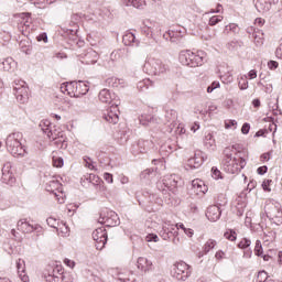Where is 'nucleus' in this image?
Here are the masks:
<instances>
[{
  "mask_svg": "<svg viewBox=\"0 0 282 282\" xmlns=\"http://www.w3.org/2000/svg\"><path fill=\"white\" fill-rule=\"evenodd\" d=\"M223 167L226 173L235 175L241 173L242 169H246L248 162L246 161V152L237 150V145H229L223 151Z\"/></svg>",
  "mask_w": 282,
  "mask_h": 282,
  "instance_id": "nucleus-1",
  "label": "nucleus"
},
{
  "mask_svg": "<svg viewBox=\"0 0 282 282\" xmlns=\"http://www.w3.org/2000/svg\"><path fill=\"white\" fill-rule=\"evenodd\" d=\"M23 133L13 132L9 134L6 139V147L9 153L13 155V158H25L28 151L25 150V145H23Z\"/></svg>",
  "mask_w": 282,
  "mask_h": 282,
  "instance_id": "nucleus-2",
  "label": "nucleus"
},
{
  "mask_svg": "<svg viewBox=\"0 0 282 282\" xmlns=\"http://www.w3.org/2000/svg\"><path fill=\"white\" fill-rule=\"evenodd\" d=\"M178 61L186 67H202L204 65V52L181 51Z\"/></svg>",
  "mask_w": 282,
  "mask_h": 282,
  "instance_id": "nucleus-3",
  "label": "nucleus"
},
{
  "mask_svg": "<svg viewBox=\"0 0 282 282\" xmlns=\"http://www.w3.org/2000/svg\"><path fill=\"white\" fill-rule=\"evenodd\" d=\"M169 70V66L162 63V59H158L153 56H148L143 64V72L148 76H160V74H165Z\"/></svg>",
  "mask_w": 282,
  "mask_h": 282,
  "instance_id": "nucleus-4",
  "label": "nucleus"
},
{
  "mask_svg": "<svg viewBox=\"0 0 282 282\" xmlns=\"http://www.w3.org/2000/svg\"><path fill=\"white\" fill-rule=\"evenodd\" d=\"M164 41H170L178 45V47H186V28L184 26H173L167 32L163 34Z\"/></svg>",
  "mask_w": 282,
  "mask_h": 282,
  "instance_id": "nucleus-5",
  "label": "nucleus"
},
{
  "mask_svg": "<svg viewBox=\"0 0 282 282\" xmlns=\"http://www.w3.org/2000/svg\"><path fill=\"white\" fill-rule=\"evenodd\" d=\"M163 241H171L174 246H180V228L171 223H164L159 232Z\"/></svg>",
  "mask_w": 282,
  "mask_h": 282,
  "instance_id": "nucleus-6",
  "label": "nucleus"
},
{
  "mask_svg": "<svg viewBox=\"0 0 282 282\" xmlns=\"http://www.w3.org/2000/svg\"><path fill=\"white\" fill-rule=\"evenodd\" d=\"M98 224L107 226L108 228H113L116 226H120V217H118V214H116V212L104 208L100 212Z\"/></svg>",
  "mask_w": 282,
  "mask_h": 282,
  "instance_id": "nucleus-7",
  "label": "nucleus"
},
{
  "mask_svg": "<svg viewBox=\"0 0 282 282\" xmlns=\"http://www.w3.org/2000/svg\"><path fill=\"white\" fill-rule=\"evenodd\" d=\"M171 276L176 279V281H186V279L191 276V265L184 261L173 264L171 269Z\"/></svg>",
  "mask_w": 282,
  "mask_h": 282,
  "instance_id": "nucleus-8",
  "label": "nucleus"
},
{
  "mask_svg": "<svg viewBox=\"0 0 282 282\" xmlns=\"http://www.w3.org/2000/svg\"><path fill=\"white\" fill-rule=\"evenodd\" d=\"M28 91H29L28 83L21 79L14 80L13 94L18 102H21L22 105H24V102H28V98H29Z\"/></svg>",
  "mask_w": 282,
  "mask_h": 282,
  "instance_id": "nucleus-9",
  "label": "nucleus"
},
{
  "mask_svg": "<svg viewBox=\"0 0 282 282\" xmlns=\"http://www.w3.org/2000/svg\"><path fill=\"white\" fill-rule=\"evenodd\" d=\"M177 184H180V177L176 174H170L164 176L162 182L158 183L159 191L166 193L167 191H175L177 188Z\"/></svg>",
  "mask_w": 282,
  "mask_h": 282,
  "instance_id": "nucleus-10",
  "label": "nucleus"
},
{
  "mask_svg": "<svg viewBox=\"0 0 282 282\" xmlns=\"http://www.w3.org/2000/svg\"><path fill=\"white\" fill-rule=\"evenodd\" d=\"M46 191L53 193L58 204H65V193H63V184L61 182L53 180L46 184Z\"/></svg>",
  "mask_w": 282,
  "mask_h": 282,
  "instance_id": "nucleus-11",
  "label": "nucleus"
},
{
  "mask_svg": "<svg viewBox=\"0 0 282 282\" xmlns=\"http://www.w3.org/2000/svg\"><path fill=\"white\" fill-rule=\"evenodd\" d=\"M265 215L268 219L273 221V224H281L282 223V210L281 204H268L265 205Z\"/></svg>",
  "mask_w": 282,
  "mask_h": 282,
  "instance_id": "nucleus-12",
  "label": "nucleus"
},
{
  "mask_svg": "<svg viewBox=\"0 0 282 282\" xmlns=\"http://www.w3.org/2000/svg\"><path fill=\"white\" fill-rule=\"evenodd\" d=\"M118 107H120V101H113V105L104 112L102 118L109 124H118L120 120Z\"/></svg>",
  "mask_w": 282,
  "mask_h": 282,
  "instance_id": "nucleus-13",
  "label": "nucleus"
},
{
  "mask_svg": "<svg viewBox=\"0 0 282 282\" xmlns=\"http://www.w3.org/2000/svg\"><path fill=\"white\" fill-rule=\"evenodd\" d=\"M1 182L8 184V186H14L17 184V176H14V170L12 169V163L7 162L2 167Z\"/></svg>",
  "mask_w": 282,
  "mask_h": 282,
  "instance_id": "nucleus-14",
  "label": "nucleus"
},
{
  "mask_svg": "<svg viewBox=\"0 0 282 282\" xmlns=\"http://www.w3.org/2000/svg\"><path fill=\"white\" fill-rule=\"evenodd\" d=\"M19 30L23 36H28L30 32H33L32 29V14L31 13H21L20 14V22H19Z\"/></svg>",
  "mask_w": 282,
  "mask_h": 282,
  "instance_id": "nucleus-15",
  "label": "nucleus"
},
{
  "mask_svg": "<svg viewBox=\"0 0 282 282\" xmlns=\"http://www.w3.org/2000/svg\"><path fill=\"white\" fill-rule=\"evenodd\" d=\"M93 239L96 241L97 250H102L107 245V230L105 227H99L93 232Z\"/></svg>",
  "mask_w": 282,
  "mask_h": 282,
  "instance_id": "nucleus-16",
  "label": "nucleus"
},
{
  "mask_svg": "<svg viewBox=\"0 0 282 282\" xmlns=\"http://www.w3.org/2000/svg\"><path fill=\"white\" fill-rule=\"evenodd\" d=\"M208 160L206 153L202 152V150H196L194 156L187 160L188 169H199L204 162Z\"/></svg>",
  "mask_w": 282,
  "mask_h": 282,
  "instance_id": "nucleus-17",
  "label": "nucleus"
},
{
  "mask_svg": "<svg viewBox=\"0 0 282 282\" xmlns=\"http://www.w3.org/2000/svg\"><path fill=\"white\" fill-rule=\"evenodd\" d=\"M50 140L55 141V144H62V147H67V143H65V132L61 130V128L53 127L51 128V131H48V134H46Z\"/></svg>",
  "mask_w": 282,
  "mask_h": 282,
  "instance_id": "nucleus-18",
  "label": "nucleus"
},
{
  "mask_svg": "<svg viewBox=\"0 0 282 282\" xmlns=\"http://www.w3.org/2000/svg\"><path fill=\"white\" fill-rule=\"evenodd\" d=\"M79 61L83 65H96L98 63V53L94 48H88L79 55Z\"/></svg>",
  "mask_w": 282,
  "mask_h": 282,
  "instance_id": "nucleus-19",
  "label": "nucleus"
},
{
  "mask_svg": "<svg viewBox=\"0 0 282 282\" xmlns=\"http://www.w3.org/2000/svg\"><path fill=\"white\" fill-rule=\"evenodd\" d=\"M142 32L145 36L143 39L145 45H155V37H153V23L149 21L143 22Z\"/></svg>",
  "mask_w": 282,
  "mask_h": 282,
  "instance_id": "nucleus-20",
  "label": "nucleus"
},
{
  "mask_svg": "<svg viewBox=\"0 0 282 282\" xmlns=\"http://www.w3.org/2000/svg\"><path fill=\"white\" fill-rule=\"evenodd\" d=\"M253 2L258 12L265 14V12H270L272 6H276V3H279V0H253Z\"/></svg>",
  "mask_w": 282,
  "mask_h": 282,
  "instance_id": "nucleus-21",
  "label": "nucleus"
},
{
  "mask_svg": "<svg viewBox=\"0 0 282 282\" xmlns=\"http://www.w3.org/2000/svg\"><path fill=\"white\" fill-rule=\"evenodd\" d=\"M17 61H14V58L12 57H6L0 59V69L2 72H9L10 74L17 72Z\"/></svg>",
  "mask_w": 282,
  "mask_h": 282,
  "instance_id": "nucleus-22",
  "label": "nucleus"
},
{
  "mask_svg": "<svg viewBox=\"0 0 282 282\" xmlns=\"http://www.w3.org/2000/svg\"><path fill=\"white\" fill-rule=\"evenodd\" d=\"M123 45L140 47V40L135 39V31H127L122 36Z\"/></svg>",
  "mask_w": 282,
  "mask_h": 282,
  "instance_id": "nucleus-23",
  "label": "nucleus"
},
{
  "mask_svg": "<svg viewBox=\"0 0 282 282\" xmlns=\"http://www.w3.org/2000/svg\"><path fill=\"white\" fill-rule=\"evenodd\" d=\"M98 98L100 102H104L106 105H111V102L113 105V102L116 101L120 102V99L116 98L115 94L111 95V91L107 88L99 91Z\"/></svg>",
  "mask_w": 282,
  "mask_h": 282,
  "instance_id": "nucleus-24",
  "label": "nucleus"
},
{
  "mask_svg": "<svg viewBox=\"0 0 282 282\" xmlns=\"http://www.w3.org/2000/svg\"><path fill=\"white\" fill-rule=\"evenodd\" d=\"M206 217L209 221H219L221 207H219V205H210L206 210Z\"/></svg>",
  "mask_w": 282,
  "mask_h": 282,
  "instance_id": "nucleus-25",
  "label": "nucleus"
},
{
  "mask_svg": "<svg viewBox=\"0 0 282 282\" xmlns=\"http://www.w3.org/2000/svg\"><path fill=\"white\" fill-rule=\"evenodd\" d=\"M39 228H41L40 225H30V223H28V219H20L18 221V230H20L21 232L30 234L34 232V230H39Z\"/></svg>",
  "mask_w": 282,
  "mask_h": 282,
  "instance_id": "nucleus-26",
  "label": "nucleus"
},
{
  "mask_svg": "<svg viewBox=\"0 0 282 282\" xmlns=\"http://www.w3.org/2000/svg\"><path fill=\"white\" fill-rule=\"evenodd\" d=\"M62 94H66L70 98H76V82L64 83L59 87Z\"/></svg>",
  "mask_w": 282,
  "mask_h": 282,
  "instance_id": "nucleus-27",
  "label": "nucleus"
},
{
  "mask_svg": "<svg viewBox=\"0 0 282 282\" xmlns=\"http://www.w3.org/2000/svg\"><path fill=\"white\" fill-rule=\"evenodd\" d=\"M75 98H80L89 93V83L88 82H75Z\"/></svg>",
  "mask_w": 282,
  "mask_h": 282,
  "instance_id": "nucleus-28",
  "label": "nucleus"
},
{
  "mask_svg": "<svg viewBox=\"0 0 282 282\" xmlns=\"http://www.w3.org/2000/svg\"><path fill=\"white\" fill-rule=\"evenodd\" d=\"M44 281L46 282H61L65 281V276L55 275L53 272L50 271V264L45 268L42 274Z\"/></svg>",
  "mask_w": 282,
  "mask_h": 282,
  "instance_id": "nucleus-29",
  "label": "nucleus"
},
{
  "mask_svg": "<svg viewBox=\"0 0 282 282\" xmlns=\"http://www.w3.org/2000/svg\"><path fill=\"white\" fill-rule=\"evenodd\" d=\"M17 270H18L19 278L21 279L22 282L30 281V276H28V274H25V261L24 260L19 259L17 261Z\"/></svg>",
  "mask_w": 282,
  "mask_h": 282,
  "instance_id": "nucleus-30",
  "label": "nucleus"
},
{
  "mask_svg": "<svg viewBox=\"0 0 282 282\" xmlns=\"http://www.w3.org/2000/svg\"><path fill=\"white\" fill-rule=\"evenodd\" d=\"M48 272H52L55 276H65L63 275L64 272H65V269H63V265L61 264H50V269H48Z\"/></svg>",
  "mask_w": 282,
  "mask_h": 282,
  "instance_id": "nucleus-31",
  "label": "nucleus"
},
{
  "mask_svg": "<svg viewBox=\"0 0 282 282\" xmlns=\"http://www.w3.org/2000/svg\"><path fill=\"white\" fill-rule=\"evenodd\" d=\"M204 144L206 147V149H210L212 151H215V137L213 135V133H207L205 135V140H204Z\"/></svg>",
  "mask_w": 282,
  "mask_h": 282,
  "instance_id": "nucleus-32",
  "label": "nucleus"
},
{
  "mask_svg": "<svg viewBox=\"0 0 282 282\" xmlns=\"http://www.w3.org/2000/svg\"><path fill=\"white\" fill-rule=\"evenodd\" d=\"M107 84L109 87H124V79H120L118 77H110L107 79Z\"/></svg>",
  "mask_w": 282,
  "mask_h": 282,
  "instance_id": "nucleus-33",
  "label": "nucleus"
},
{
  "mask_svg": "<svg viewBox=\"0 0 282 282\" xmlns=\"http://www.w3.org/2000/svg\"><path fill=\"white\" fill-rule=\"evenodd\" d=\"M148 111L144 112L143 124H148L149 122H153V113H155V108L147 107Z\"/></svg>",
  "mask_w": 282,
  "mask_h": 282,
  "instance_id": "nucleus-34",
  "label": "nucleus"
},
{
  "mask_svg": "<svg viewBox=\"0 0 282 282\" xmlns=\"http://www.w3.org/2000/svg\"><path fill=\"white\" fill-rule=\"evenodd\" d=\"M251 39H253L257 47H261V45H263V31L257 30V33H254Z\"/></svg>",
  "mask_w": 282,
  "mask_h": 282,
  "instance_id": "nucleus-35",
  "label": "nucleus"
},
{
  "mask_svg": "<svg viewBox=\"0 0 282 282\" xmlns=\"http://www.w3.org/2000/svg\"><path fill=\"white\" fill-rule=\"evenodd\" d=\"M165 120L166 122H175L177 120V111L173 109L165 110Z\"/></svg>",
  "mask_w": 282,
  "mask_h": 282,
  "instance_id": "nucleus-36",
  "label": "nucleus"
},
{
  "mask_svg": "<svg viewBox=\"0 0 282 282\" xmlns=\"http://www.w3.org/2000/svg\"><path fill=\"white\" fill-rule=\"evenodd\" d=\"M215 246H217V240L209 239L203 246V250L205 253L208 254L210 252V250L215 249Z\"/></svg>",
  "mask_w": 282,
  "mask_h": 282,
  "instance_id": "nucleus-37",
  "label": "nucleus"
},
{
  "mask_svg": "<svg viewBox=\"0 0 282 282\" xmlns=\"http://www.w3.org/2000/svg\"><path fill=\"white\" fill-rule=\"evenodd\" d=\"M155 270V267L153 265V261L145 259L144 265H143V272L144 274H149Z\"/></svg>",
  "mask_w": 282,
  "mask_h": 282,
  "instance_id": "nucleus-38",
  "label": "nucleus"
},
{
  "mask_svg": "<svg viewBox=\"0 0 282 282\" xmlns=\"http://www.w3.org/2000/svg\"><path fill=\"white\" fill-rule=\"evenodd\" d=\"M40 128L47 135L52 129V123L48 120L41 121Z\"/></svg>",
  "mask_w": 282,
  "mask_h": 282,
  "instance_id": "nucleus-39",
  "label": "nucleus"
},
{
  "mask_svg": "<svg viewBox=\"0 0 282 282\" xmlns=\"http://www.w3.org/2000/svg\"><path fill=\"white\" fill-rule=\"evenodd\" d=\"M123 6H132V8H141L142 7V0H122Z\"/></svg>",
  "mask_w": 282,
  "mask_h": 282,
  "instance_id": "nucleus-40",
  "label": "nucleus"
},
{
  "mask_svg": "<svg viewBox=\"0 0 282 282\" xmlns=\"http://www.w3.org/2000/svg\"><path fill=\"white\" fill-rule=\"evenodd\" d=\"M252 243V241H250V239L248 238H242L239 242H238V248H240V250H246L248 248H250V245Z\"/></svg>",
  "mask_w": 282,
  "mask_h": 282,
  "instance_id": "nucleus-41",
  "label": "nucleus"
},
{
  "mask_svg": "<svg viewBox=\"0 0 282 282\" xmlns=\"http://www.w3.org/2000/svg\"><path fill=\"white\" fill-rule=\"evenodd\" d=\"M254 254L256 257H263V246L261 245V240L256 241Z\"/></svg>",
  "mask_w": 282,
  "mask_h": 282,
  "instance_id": "nucleus-42",
  "label": "nucleus"
},
{
  "mask_svg": "<svg viewBox=\"0 0 282 282\" xmlns=\"http://www.w3.org/2000/svg\"><path fill=\"white\" fill-rule=\"evenodd\" d=\"M225 34H228V32H234V34H237L239 32V26L235 23H230L225 26Z\"/></svg>",
  "mask_w": 282,
  "mask_h": 282,
  "instance_id": "nucleus-43",
  "label": "nucleus"
},
{
  "mask_svg": "<svg viewBox=\"0 0 282 282\" xmlns=\"http://www.w3.org/2000/svg\"><path fill=\"white\" fill-rule=\"evenodd\" d=\"M225 238L228 239V241H237V232L232 229L225 232Z\"/></svg>",
  "mask_w": 282,
  "mask_h": 282,
  "instance_id": "nucleus-44",
  "label": "nucleus"
},
{
  "mask_svg": "<svg viewBox=\"0 0 282 282\" xmlns=\"http://www.w3.org/2000/svg\"><path fill=\"white\" fill-rule=\"evenodd\" d=\"M224 21V17L221 15H214L209 19V25L215 26L217 23H221Z\"/></svg>",
  "mask_w": 282,
  "mask_h": 282,
  "instance_id": "nucleus-45",
  "label": "nucleus"
},
{
  "mask_svg": "<svg viewBox=\"0 0 282 282\" xmlns=\"http://www.w3.org/2000/svg\"><path fill=\"white\" fill-rule=\"evenodd\" d=\"M257 282H265L268 281V272L264 270L258 272Z\"/></svg>",
  "mask_w": 282,
  "mask_h": 282,
  "instance_id": "nucleus-46",
  "label": "nucleus"
},
{
  "mask_svg": "<svg viewBox=\"0 0 282 282\" xmlns=\"http://www.w3.org/2000/svg\"><path fill=\"white\" fill-rule=\"evenodd\" d=\"M238 87L241 91L248 89V79L246 77H241L238 82Z\"/></svg>",
  "mask_w": 282,
  "mask_h": 282,
  "instance_id": "nucleus-47",
  "label": "nucleus"
},
{
  "mask_svg": "<svg viewBox=\"0 0 282 282\" xmlns=\"http://www.w3.org/2000/svg\"><path fill=\"white\" fill-rule=\"evenodd\" d=\"M46 224H47V226H50L51 228H58V226H59V224H58V220H56V218H54V217H48L47 219H46Z\"/></svg>",
  "mask_w": 282,
  "mask_h": 282,
  "instance_id": "nucleus-48",
  "label": "nucleus"
},
{
  "mask_svg": "<svg viewBox=\"0 0 282 282\" xmlns=\"http://www.w3.org/2000/svg\"><path fill=\"white\" fill-rule=\"evenodd\" d=\"M145 241L148 243H151V241H153L154 243H158V241H160V237H158V235L155 234H148L145 237Z\"/></svg>",
  "mask_w": 282,
  "mask_h": 282,
  "instance_id": "nucleus-49",
  "label": "nucleus"
},
{
  "mask_svg": "<svg viewBox=\"0 0 282 282\" xmlns=\"http://www.w3.org/2000/svg\"><path fill=\"white\" fill-rule=\"evenodd\" d=\"M57 234L62 237H67L69 235V228L66 225H63L62 227H57Z\"/></svg>",
  "mask_w": 282,
  "mask_h": 282,
  "instance_id": "nucleus-50",
  "label": "nucleus"
},
{
  "mask_svg": "<svg viewBox=\"0 0 282 282\" xmlns=\"http://www.w3.org/2000/svg\"><path fill=\"white\" fill-rule=\"evenodd\" d=\"M221 87V84L219 82H213L208 87H207V94H213L215 89H219Z\"/></svg>",
  "mask_w": 282,
  "mask_h": 282,
  "instance_id": "nucleus-51",
  "label": "nucleus"
},
{
  "mask_svg": "<svg viewBox=\"0 0 282 282\" xmlns=\"http://www.w3.org/2000/svg\"><path fill=\"white\" fill-rule=\"evenodd\" d=\"M212 177L214 180H221L223 178L221 171H219V169L217 167H212Z\"/></svg>",
  "mask_w": 282,
  "mask_h": 282,
  "instance_id": "nucleus-52",
  "label": "nucleus"
},
{
  "mask_svg": "<svg viewBox=\"0 0 282 282\" xmlns=\"http://www.w3.org/2000/svg\"><path fill=\"white\" fill-rule=\"evenodd\" d=\"M192 185L194 186V188H200L199 192L200 193H206V186L202 187V181L199 180H194L192 182Z\"/></svg>",
  "mask_w": 282,
  "mask_h": 282,
  "instance_id": "nucleus-53",
  "label": "nucleus"
},
{
  "mask_svg": "<svg viewBox=\"0 0 282 282\" xmlns=\"http://www.w3.org/2000/svg\"><path fill=\"white\" fill-rule=\"evenodd\" d=\"M143 177L147 180V177H155V169H148L143 172Z\"/></svg>",
  "mask_w": 282,
  "mask_h": 282,
  "instance_id": "nucleus-54",
  "label": "nucleus"
},
{
  "mask_svg": "<svg viewBox=\"0 0 282 282\" xmlns=\"http://www.w3.org/2000/svg\"><path fill=\"white\" fill-rule=\"evenodd\" d=\"M84 162H85V166L90 171H94V169H96V166H94V162L89 158L85 156Z\"/></svg>",
  "mask_w": 282,
  "mask_h": 282,
  "instance_id": "nucleus-55",
  "label": "nucleus"
},
{
  "mask_svg": "<svg viewBox=\"0 0 282 282\" xmlns=\"http://www.w3.org/2000/svg\"><path fill=\"white\" fill-rule=\"evenodd\" d=\"M161 151H166V153H173L175 151V145L164 144L161 147Z\"/></svg>",
  "mask_w": 282,
  "mask_h": 282,
  "instance_id": "nucleus-56",
  "label": "nucleus"
},
{
  "mask_svg": "<svg viewBox=\"0 0 282 282\" xmlns=\"http://www.w3.org/2000/svg\"><path fill=\"white\" fill-rule=\"evenodd\" d=\"M63 164H64V161L62 158L53 159V166H55L56 169H61Z\"/></svg>",
  "mask_w": 282,
  "mask_h": 282,
  "instance_id": "nucleus-57",
  "label": "nucleus"
},
{
  "mask_svg": "<svg viewBox=\"0 0 282 282\" xmlns=\"http://www.w3.org/2000/svg\"><path fill=\"white\" fill-rule=\"evenodd\" d=\"M232 127L237 128V120L225 121V129H232Z\"/></svg>",
  "mask_w": 282,
  "mask_h": 282,
  "instance_id": "nucleus-58",
  "label": "nucleus"
},
{
  "mask_svg": "<svg viewBox=\"0 0 282 282\" xmlns=\"http://www.w3.org/2000/svg\"><path fill=\"white\" fill-rule=\"evenodd\" d=\"M85 180L89 183H91L93 180H96V182H98V176H96L95 174H88L82 178V182H85Z\"/></svg>",
  "mask_w": 282,
  "mask_h": 282,
  "instance_id": "nucleus-59",
  "label": "nucleus"
},
{
  "mask_svg": "<svg viewBox=\"0 0 282 282\" xmlns=\"http://www.w3.org/2000/svg\"><path fill=\"white\" fill-rule=\"evenodd\" d=\"M104 180L108 183V184H113V175L111 173H104Z\"/></svg>",
  "mask_w": 282,
  "mask_h": 282,
  "instance_id": "nucleus-60",
  "label": "nucleus"
},
{
  "mask_svg": "<svg viewBox=\"0 0 282 282\" xmlns=\"http://www.w3.org/2000/svg\"><path fill=\"white\" fill-rule=\"evenodd\" d=\"M241 133H243V135H248L250 133V123L246 122L242 124Z\"/></svg>",
  "mask_w": 282,
  "mask_h": 282,
  "instance_id": "nucleus-61",
  "label": "nucleus"
},
{
  "mask_svg": "<svg viewBox=\"0 0 282 282\" xmlns=\"http://www.w3.org/2000/svg\"><path fill=\"white\" fill-rule=\"evenodd\" d=\"M36 41H39V43H41V41H43V43H47V33H41L37 35Z\"/></svg>",
  "mask_w": 282,
  "mask_h": 282,
  "instance_id": "nucleus-62",
  "label": "nucleus"
},
{
  "mask_svg": "<svg viewBox=\"0 0 282 282\" xmlns=\"http://www.w3.org/2000/svg\"><path fill=\"white\" fill-rule=\"evenodd\" d=\"M221 78L228 84V83H232L234 78H232V74L227 73L225 75L221 76Z\"/></svg>",
  "mask_w": 282,
  "mask_h": 282,
  "instance_id": "nucleus-63",
  "label": "nucleus"
},
{
  "mask_svg": "<svg viewBox=\"0 0 282 282\" xmlns=\"http://www.w3.org/2000/svg\"><path fill=\"white\" fill-rule=\"evenodd\" d=\"M275 56H276V58H282V43L275 50Z\"/></svg>",
  "mask_w": 282,
  "mask_h": 282,
  "instance_id": "nucleus-64",
  "label": "nucleus"
}]
</instances>
